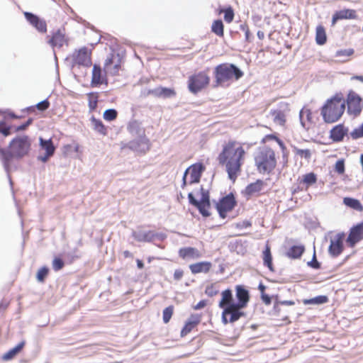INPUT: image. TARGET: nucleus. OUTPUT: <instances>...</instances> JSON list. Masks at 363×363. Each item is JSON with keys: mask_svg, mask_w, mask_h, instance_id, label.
Here are the masks:
<instances>
[{"mask_svg": "<svg viewBox=\"0 0 363 363\" xmlns=\"http://www.w3.org/2000/svg\"><path fill=\"white\" fill-rule=\"evenodd\" d=\"M235 289L238 300L236 303L246 308L250 299L249 291L243 285H236Z\"/></svg>", "mask_w": 363, "mask_h": 363, "instance_id": "6ab92c4d", "label": "nucleus"}, {"mask_svg": "<svg viewBox=\"0 0 363 363\" xmlns=\"http://www.w3.org/2000/svg\"><path fill=\"white\" fill-rule=\"evenodd\" d=\"M201 322V316L199 315H191L190 318L185 323L182 328L180 336L184 337L190 333Z\"/></svg>", "mask_w": 363, "mask_h": 363, "instance_id": "4be33fe9", "label": "nucleus"}, {"mask_svg": "<svg viewBox=\"0 0 363 363\" xmlns=\"http://www.w3.org/2000/svg\"><path fill=\"white\" fill-rule=\"evenodd\" d=\"M279 155L276 150L269 145L258 147L254 155V163L260 174L269 175L277 168Z\"/></svg>", "mask_w": 363, "mask_h": 363, "instance_id": "f03ea898", "label": "nucleus"}, {"mask_svg": "<svg viewBox=\"0 0 363 363\" xmlns=\"http://www.w3.org/2000/svg\"><path fill=\"white\" fill-rule=\"evenodd\" d=\"M262 300L266 305H269L271 303V298L267 294H262Z\"/></svg>", "mask_w": 363, "mask_h": 363, "instance_id": "69168bd1", "label": "nucleus"}, {"mask_svg": "<svg viewBox=\"0 0 363 363\" xmlns=\"http://www.w3.org/2000/svg\"><path fill=\"white\" fill-rule=\"evenodd\" d=\"M305 251L303 245H294L291 247L286 252V256L291 259L300 258Z\"/></svg>", "mask_w": 363, "mask_h": 363, "instance_id": "2f4dec72", "label": "nucleus"}, {"mask_svg": "<svg viewBox=\"0 0 363 363\" xmlns=\"http://www.w3.org/2000/svg\"><path fill=\"white\" fill-rule=\"evenodd\" d=\"M224 13V21L227 23H230L233 22L235 16L234 11L231 6H228V8L221 9L219 11V13Z\"/></svg>", "mask_w": 363, "mask_h": 363, "instance_id": "37998d69", "label": "nucleus"}, {"mask_svg": "<svg viewBox=\"0 0 363 363\" xmlns=\"http://www.w3.org/2000/svg\"><path fill=\"white\" fill-rule=\"evenodd\" d=\"M345 167L344 160H337L335 164V171L338 174H343L345 173Z\"/></svg>", "mask_w": 363, "mask_h": 363, "instance_id": "864d4df0", "label": "nucleus"}, {"mask_svg": "<svg viewBox=\"0 0 363 363\" xmlns=\"http://www.w3.org/2000/svg\"><path fill=\"white\" fill-rule=\"evenodd\" d=\"M50 106V102L48 100H44L36 105L38 110L45 111Z\"/></svg>", "mask_w": 363, "mask_h": 363, "instance_id": "6e6d98bb", "label": "nucleus"}, {"mask_svg": "<svg viewBox=\"0 0 363 363\" xmlns=\"http://www.w3.org/2000/svg\"><path fill=\"white\" fill-rule=\"evenodd\" d=\"M343 235H337L334 239L331 240L329 246V252L333 257H337L343 250Z\"/></svg>", "mask_w": 363, "mask_h": 363, "instance_id": "aec40b11", "label": "nucleus"}, {"mask_svg": "<svg viewBox=\"0 0 363 363\" xmlns=\"http://www.w3.org/2000/svg\"><path fill=\"white\" fill-rule=\"evenodd\" d=\"M211 266V263L209 262H201L191 264L189 268L193 274L207 273L210 271Z\"/></svg>", "mask_w": 363, "mask_h": 363, "instance_id": "bb28decb", "label": "nucleus"}, {"mask_svg": "<svg viewBox=\"0 0 363 363\" xmlns=\"http://www.w3.org/2000/svg\"><path fill=\"white\" fill-rule=\"evenodd\" d=\"M211 31L220 38L224 36V25L221 20L218 19L213 21Z\"/></svg>", "mask_w": 363, "mask_h": 363, "instance_id": "4c0bfd02", "label": "nucleus"}, {"mask_svg": "<svg viewBox=\"0 0 363 363\" xmlns=\"http://www.w3.org/2000/svg\"><path fill=\"white\" fill-rule=\"evenodd\" d=\"M270 115L273 117L275 123L284 126L286 122V114L281 110H271Z\"/></svg>", "mask_w": 363, "mask_h": 363, "instance_id": "473e14b6", "label": "nucleus"}, {"mask_svg": "<svg viewBox=\"0 0 363 363\" xmlns=\"http://www.w3.org/2000/svg\"><path fill=\"white\" fill-rule=\"evenodd\" d=\"M104 118L107 121H112L116 119L118 116V112L116 110L111 108L106 110L104 113Z\"/></svg>", "mask_w": 363, "mask_h": 363, "instance_id": "de8ad7c7", "label": "nucleus"}, {"mask_svg": "<svg viewBox=\"0 0 363 363\" xmlns=\"http://www.w3.org/2000/svg\"><path fill=\"white\" fill-rule=\"evenodd\" d=\"M350 136L353 140L363 138V123L350 133Z\"/></svg>", "mask_w": 363, "mask_h": 363, "instance_id": "09e8293b", "label": "nucleus"}, {"mask_svg": "<svg viewBox=\"0 0 363 363\" xmlns=\"http://www.w3.org/2000/svg\"><path fill=\"white\" fill-rule=\"evenodd\" d=\"M218 293V287L216 283L211 284L206 287L205 294L210 297L217 295Z\"/></svg>", "mask_w": 363, "mask_h": 363, "instance_id": "49530a36", "label": "nucleus"}, {"mask_svg": "<svg viewBox=\"0 0 363 363\" xmlns=\"http://www.w3.org/2000/svg\"><path fill=\"white\" fill-rule=\"evenodd\" d=\"M357 12L354 9H346L336 11L332 18V26L335 25L337 21L343 19H356Z\"/></svg>", "mask_w": 363, "mask_h": 363, "instance_id": "412c9836", "label": "nucleus"}, {"mask_svg": "<svg viewBox=\"0 0 363 363\" xmlns=\"http://www.w3.org/2000/svg\"><path fill=\"white\" fill-rule=\"evenodd\" d=\"M233 301V297L232 291L230 289H225L221 292V298L219 301L218 306L220 308H223L231 303H234Z\"/></svg>", "mask_w": 363, "mask_h": 363, "instance_id": "7c9ffc66", "label": "nucleus"}, {"mask_svg": "<svg viewBox=\"0 0 363 363\" xmlns=\"http://www.w3.org/2000/svg\"><path fill=\"white\" fill-rule=\"evenodd\" d=\"M65 266L63 260L60 257H55L52 260V268L55 271L62 269Z\"/></svg>", "mask_w": 363, "mask_h": 363, "instance_id": "3c124183", "label": "nucleus"}, {"mask_svg": "<svg viewBox=\"0 0 363 363\" xmlns=\"http://www.w3.org/2000/svg\"><path fill=\"white\" fill-rule=\"evenodd\" d=\"M240 29L245 33V41L250 43L252 41V35L249 26L246 23H242L240 26Z\"/></svg>", "mask_w": 363, "mask_h": 363, "instance_id": "8fccbe9b", "label": "nucleus"}, {"mask_svg": "<svg viewBox=\"0 0 363 363\" xmlns=\"http://www.w3.org/2000/svg\"><path fill=\"white\" fill-rule=\"evenodd\" d=\"M207 305V301L206 300L200 301L196 305L193 306L194 310H199L204 308Z\"/></svg>", "mask_w": 363, "mask_h": 363, "instance_id": "e2e57ef3", "label": "nucleus"}, {"mask_svg": "<svg viewBox=\"0 0 363 363\" xmlns=\"http://www.w3.org/2000/svg\"><path fill=\"white\" fill-rule=\"evenodd\" d=\"M91 123L94 130L102 135H107V128L101 120L93 118L91 119Z\"/></svg>", "mask_w": 363, "mask_h": 363, "instance_id": "58836bf2", "label": "nucleus"}, {"mask_svg": "<svg viewBox=\"0 0 363 363\" xmlns=\"http://www.w3.org/2000/svg\"><path fill=\"white\" fill-rule=\"evenodd\" d=\"M296 155L300 156L301 158H305L306 160H309L311 157V152L310 150H301V149H296L295 150Z\"/></svg>", "mask_w": 363, "mask_h": 363, "instance_id": "5fc2aeb1", "label": "nucleus"}, {"mask_svg": "<svg viewBox=\"0 0 363 363\" xmlns=\"http://www.w3.org/2000/svg\"><path fill=\"white\" fill-rule=\"evenodd\" d=\"M247 152L238 141L230 140L223 145L218 156L219 164L225 167L228 178L235 182L242 172Z\"/></svg>", "mask_w": 363, "mask_h": 363, "instance_id": "f257e3e1", "label": "nucleus"}, {"mask_svg": "<svg viewBox=\"0 0 363 363\" xmlns=\"http://www.w3.org/2000/svg\"><path fill=\"white\" fill-rule=\"evenodd\" d=\"M174 313V306H169L165 308L162 312V319L164 323H168Z\"/></svg>", "mask_w": 363, "mask_h": 363, "instance_id": "c03bdc74", "label": "nucleus"}, {"mask_svg": "<svg viewBox=\"0 0 363 363\" xmlns=\"http://www.w3.org/2000/svg\"><path fill=\"white\" fill-rule=\"evenodd\" d=\"M208 69L196 72L188 79V89L190 92L197 94L206 89L210 84Z\"/></svg>", "mask_w": 363, "mask_h": 363, "instance_id": "423d86ee", "label": "nucleus"}, {"mask_svg": "<svg viewBox=\"0 0 363 363\" xmlns=\"http://www.w3.org/2000/svg\"><path fill=\"white\" fill-rule=\"evenodd\" d=\"M343 203L348 208L354 210L358 212L363 211V205L362 203L356 199L351 197H345L343 199Z\"/></svg>", "mask_w": 363, "mask_h": 363, "instance_id": "c756f323", "label": "nucleus"}, {"mask_svg": "<svg viewBox=\"0 0 363 363\" xmlns=\"http://www.w3.org/2000/svg\"><path fill=\"white\" fill-rule=\"evenodd\" d=\"M354 52V50L352 48L340 50L336 52V57H349L352 56Z\"/></svg>", "mask_w": 363, "mask_h": 363, "instance_id": "603ef678", "label": "nucleus"}, {"mask_svg": "<svg viewBox=\"0 0 363 363\" xmlns=\"http://www.w3.org/2000/svg\"><path fill=\"white\" fill-rule=\"evenodd\" d=\"M49 274V269L47 267L40 268L36 274V279L39 282L43 283Z\"/></svg>", "mask_w": 363, "mask_h": 363, "instance_id": "a18cd8bd", "label": "nucleus"}, {"mask_svg": "<svg viewBox=\"0 0 363 363\" xmlns=\"http://www.w3.org/2000/svg\"><path fill=\"white\" fill-rule=\"evenodd\" d=\"M206 167L201 162H196L191 164L184 172L183 177V186L186 184V177L189 175V184L199 182Z\"/></svg>", "mask_w": 363, "mask_h": 363, "instance_id": "9b49d317", "label": "nucleus"}, {"mask_svg": "<svg viewBox=\"0 0 363 363\" xmlns=\"http://www.w3.org/2000/svg\"><path fill=\"white\" fill-rule=\"evenodd\" d=\"M40 145L41 147L45 150V155L41 158L43 162H45L50 157L52 156L55 147L53 145L52 141L51 139L44 140L42 138H40Z\"/></svg>", "mask_w": 363, "mask_h": 363, "instance_id": "b1692460", "label": "nucleus"}, {"mask_svg": "<svg viewBox=\"0 0 363 363\" xmlns=\"http://www.w3.org/2000/svg\"><path fill=\"white\" fill-rule=\"evenodd\" d=\"M315 41L318 45H323L327 41L325 29L323 26L318 25L315 29Z\"/></svg>", "mask_w": 363, "mask_h": 363, "instance_id": "72a5a7b5", "label": "nucleus"}, {"mask_svg": "<svg viewBox=\"0 0 363 363\" xmlns=\"http://www.w3.org/2000/svg\"><path fill=\"white\" fill-rule=\"evenodd\" d=\"M184 276V272L182 269H178L174 271V279L177 281L180 280Z\"/></svg>", "mask_w": 363, "mask_h": 363, "instance_id": "680f3d73", "label": "nucleus"}, {"mask_svg": "<svg viewBox=\"0 0 363 363\" xmlns=\"http://www.w3.org/2000/svg\"><path fill=\"white\" fill-rule=\"evenodd\" d=\"M104 78L102 77L101 68L98 65H94L92 69L91 85L92 87L102 84Z\"/></svg>", "mask_w": 363, "mask_h": 363, "instance_id": "393cba45", "label": "nucleus"}, {"mask_svg": "<svg viewBox=\"0 0 363 363\" xmlns=\"http://www.w3.org/2000/svg\"><path fill=\"white\" fill-rule=\"evenodd\" d=\"M121 148H128L133 151L145 153L150 149V142L148 139L145 138H141L137 140H132L128 144L123 145Z\"/></svg>", "mask_w": 363, "mask_h": 363, "instance_id": "dca6fc26", "label": "nucleus"}, {"mask_svg": "<svg viewBox=\"0 0 363 363\" xmlns=\"http://www.w3.org/2000/svg\"><path fill=\"white\" fill-rule=\"evenodd\" d=\"M262 259L264 265L267 267L271 272H274V269L272 263V255L269 244L266 245L265 248L262 252Z\"/></svg>", "mask_w": 363, "mask_h": 363, "instance_id": "cd10ccee", "label": "nucleus"}, {"mask_svg": "<svg viewBox=\"0 0 363 363\" xmlns=\"http://www.w3.org/2000/svg\"><path fill=\"white\" fill-rule=\"evenodd\" d=\"M202 191V197L200 201L196 200L192 193H189L188 194V199L189 201V203L196 207L199 212L203 216H208V209L210 208V200H209V195L208 192H206L203 191V188H201Z\"/></svg>", "mask_w": 363, "mask_h": 363, "instance_id": "ddd939ff", "label": "nucleus"}, {"mask_svg": "<svg viewBox=\"0 0 363 363\" xmlns=\"http://www.w3.org/2000/svg\"><path fill=\"white\" fill-rule=\"evenodd\" d=\"M347 104V112L353 117L359 116L363 109V100L355 91L350 90L345 100Z\"/></svg>", "mask_w": 363, "mask_h": 363, "instance_id": "0eeeda50", "label": "nucleus"}, {"mask_svg": "<svg viewBox=\"0 0 363 363\" xmlns=\"http://www.w3.org/2000/svg\"><path fill=\"white\" fill-rule=\"evenodd\" d=\"M24 345L25 342L23 341L18 343L15 347L5 353L2 357V359L4 361H8L13 359L18 353L22 350Z\"/></svg>", "mask_w": 363, "mask_h": 363, "instance_id": "c9c22d12", "label": "nucleus"}, {"mask_svg": "<svg viewBox=\"0 0 363 363\" xmlns=\"http://www.w3.org/2000/svg\"><path fill=\"white\" fill-rule=\"evenodd\" d=\"M237 228H247L251 227L252 223L250 220H243L240 223H237Z\"/></svg>", "mask_w": 363, "mask_h": 363, "instance_id": "bf43d9fd", "label": "nucleus"}, {"mask_svg": "<svg viewBox=\"0 0 363 363\" xmlns=\"http://www.w3.org/2000/svg\"><path fill=\"white\" fill-rule=\"evenodd\" d=\"M32 122H33V119L29 118L25 123H23L19 126H17L15 128V131L19 132V131L26 130L32 123Z\"/></svg>", "mask_w": 363, "mask_h": 363, "instance_id": "4d7b16f0", "label": "nucleus"}, {"mask_svg": "<svg viewBox=\"0 0 363 363\" xmlns=\"http://www.w3.org/2000/svg\"><path fill=\"white\" fill-rule=\"evenodd\" d=\"M272 140L277 142V143L279 145V146L281 149L284 150L286 148V146H285L284 142L277 136V134H268V135H264L261 140V145H267V143Z\"/></svg>", "mask_w": 363, "mask_h": 363, "instance_id": "e433bc0d", "label": "nucleus"}, {"mask_svg": "<svg viewBox=\"0 0 363 363\" xmlns=\"http://www.w3.org/2000/svg\"><path fill=\"white\" fill-rule=\"evenodd\" d=\"M264 186V182L261 179H257L256 182L251 183L245 188V194L248 196H252L258 194L262 191Z\"/></svg>", "mask_w": 363, "mask_h": 363, "instance_id": "c85d7f7f", "label": "nucleus"}, {"mask_svg": "<svg viewBox=\"0 0 363 363\" xmlns=\"http://www.w3.org/2000/svg\"><path fill=\"white\" fill-rule=\"evenodd\" d=\"M144 96H147L150 95H152L157 98H158V87L152 89H148L143 93Z\"/></svg>", "mask_w": 363, "mask_h": 363, "instance_id": "13d9d810", "label": "nucleus"}, {"mask_svg": "<svg viewBox=\"0 0 363 363\" xmlns=\"http://www.w3.org/2000/svg\"><path fill=\"white\" fill-rule=\"evenodd\" d=\"M31 142L28 136L14 138L9 143V150L0 147V159L4 167L9 169L13 158L20 159L28 154Z\"/></svg>", "mask_w": 363, "mask_h": 363, "instance_id": "7ed1b4c3", "label": "nucleus"}, {"mask_svg": "<svg viewBox=\"0 0 363 363\" xmlns=\"http://www.w3.org/2000/svg\"><path fill=\"white\" fill-rule=\"evenodd\" d=\"M243 308H245L236 303H231L229 306L223 308V323L225 324H227L228 323H235L240 318L245 316V313L242 311Z\"/></svg>", "mask_w": 363, "mask_h": 363, "instance_id": "6e6552de", "label": "nucleus"}, {"mask_svg": "<svg viewBox=\"0 0 363 363\" xmlns=\"http://www.w3.org/2000/svg\"><path fill=\"white\" fill-rule=\"evenodd\" d=\"M99 93L97 92H90L87 94V98H88V105L90 111H94L98 104L99 101Z\"/></svg>", "mask_w": 363, "mask_h": 363, "instance_id": "a19ab883", "label": "nucleus"}, {"mask_svg": "<svg viewBox=\"0 0 363 363\" xmlns=\"http://www.w3.org/2000/svg\"><path fill=\"white\" fill-rule=\"evenodd\" d=\"M363 240V222H361L350 228L347 242L350 247Z\"/></svg>", "mask_w": 363, "mask_h": 363, "instance_id": "2eb2a0df", "label": "nucleus"}, {"mask_svg": "<svg viewBox=\"0 0 363 363\" xmlns=\"http://www.w3.org/2000/svg\"><path fill=\"white\" fill-rule=\"evenodd\" d=\"M257 35L259 40H263L264 38V33L262 30H258Z\"/></svg>", "mask_w": 363, "mask_h": 363, "instance_id": "774afa93", "label": "nucleus"}, {"mask_svg": "<svg viewBox=\"0 0 363 363\" xmlns=\"http://www.w3.org/2000/svg\"><path fill=\"white\" fill-rule=\"evenodd\" d=\"M308 264L313 269H320V263L317 261L316 259V257H315V255L314 254L313 255V259L311 262H308Z\"/></svg>", "mask_w": 363, "mask_h": 363, "instance_id": "052dcab7", "label": "nucleus"}, {"mask_svg": "<svg viewBox=\"0 0 363 363\" xmlns=\"http://www.w3.org/2000/svg\"><path fill=\"white\" fill-rule=\"evenodd\" d=\"M72 60L77 65L89 67L91 65V53L84 47L73 53Z\"/></svg>", "mask_w": 363, "mask_h": 363, "instance_id": "4468645a", "label": "nucleus"}, {"mask_svg": "<svg viewBox=\"0 0 363 363\" xmlns=\"http://www.w3.org/2000/svg\"><path fill=\"white\" fill-rule=\"evenodd\" d=\"M345 110V101L342 94L340 93L326 101L320 109V114L325 123H333L342 117Z\"/></svg>", "mask_w": 363, "mask_h": 363, "instance_id": "20e7f679", "label": "nucleus"}, {"mask_svg": "<svg viewBox=\"0 0 363 363\" xmlns=\"http://www.w3.org/2000/svg\"><path fill=\"white\" fill-rule=\"evenodd\" d=\"M301 123L306 129L311 128L315 125L317 121V117L311 110L307 107H303L299 113Z\"/></svg>", "mask_w": 363, "mask_h": 363, "instance_id": "f3484780", "label": "nucleus"}, {"mask_svg": "<svg viewBox=\"0 0 363 363\" xmlns=\"http://www.w3.org/2000/svg\"><path fill=\"white\" fill-rule=\"evenodd\" d=\"M47 39L48 43L52 49H60L64 45L68 46L69 43V38L67 35L65 28H58L57 30L52 31L50 35L47 36Z\"/></svg>", "mask_w": 363, "mask_h": 363, "instance_id": "1a4fd4ad", "label": "nucleus"}, {"mask_svg": "<svg viewBox=\"0 0 363 363\" xmlns=\"http://www.w3.org/2000/svg\"><path fill=\"white\" fill-rule=\"evenodd\" d=\"M237 204V201L233 193H230L221 198L216 203V209L222 218L227 216V213L231 211Z\"/></svg>", "mask_w": 363, "mask_h": 363, "instance_id": "9d476101", "label": "nucleus"}, {"mask_svg": "<svg viewBox=\"0 0 363 363\" xmlns=\"http://www.w3.org/2000/svg\"><path fill=\"white\" fill-rule=\"evenodd\" d=\"M122 58L119 54L111 53L105 60L104 69L108 74L117 76L122 68Z\"/></svg>", "mask_w": 363, "mask_h": 363, "instance_id": "f8f14e48", "label": "nucleus"}, {"mask_svg": "<svg viewBox=\"0 0 363 363\" xmlns=\"http://www.w3.org/2000/svg\"><path fill=\"white\" fill-rule=\"evenodd\" d=\"M279 304L285 306H293L295 304V302L294 301H281L279 302Z\"/></svg>", "mask_w": 363, "mask_h": 363, "instance_id": "338daca9", "label": "nucleus"}, {"mask_svg": "<svg viewBox=\"0 0 363 363\" xmlns=\"http://www.w3.org/2000/svg\"><path fill=\"white\" fill-rule=\"evenodd\" d=\"M158 98H172L174 97L177 94L175 90L172 88H167L159 86L158 87Z\"/></svg>", "mask_w": 363, "mask_h": 363, "instance_id": "ea45409f", "label": "nucleus"}, {"mask_svg": "<svg viewBox=\"0 0 363 363\" xmlns=\"http://www.w3.org/2000/svg\"><path fill=\"white\" fill-rule=\"evenodd\" d=\"M214 87L227 86L243 76V72L235 65L222 63L217 65L213 72Z\"/></svg>", "mask_w": 363, "mask_h": 363, "instance_id": "39448f33", "label": "nucleus"}, {"mask_svg": "<svg viewBox=\"0 0 363 363\" xmlns=\"http://www.w3.org/2000/svg\"><path fill=\"white\" fill-rule=\"evenodd\" d=\"M179 256L183 259H197L201 257L200 252L194 247H184L179 251Z\"/></svg>", "mask_w": 363, "mask_h": 363, "instance_id": "a878e982", "label": "nucleus"}, {"mask_svg": "<svg viewBox=\"0 0 363 363\" xmlns=\"http://www.w3.org/2000/svg\"><path fill=\"white\" fill-rule=\"evenodd\" d=\"M1 133H2L4 136H8L11 135V127L6 126V124L3 129L1 130Z\"/></svg>", "mask_w": 363, "mask_h": 363, "instance_id": "0e129e2a", "label": "nucleus"}, {"mask_svg": "<svg viewBox=\"0 0 363 363\" xmlns=\"http://www.w3.org/2000/svg\"><path fill=\"white\" fill-rule=\"evenodd\" d=\"M348 128L343 124H338L333 127L330 132V138L334 142L342 141L344 137L347 134Z\"/></svg>", "mask_w": 363, "mask_h": 363, "instance_id": "5701e85b", "label": "nucleus"}, {"mask_svg": "<svg viewBox=\"0 0 363 363\" xmlns=\"http://www.w3.org/2000/svg\"><path fill=\"white\" fill-rule=\"evenodd\" d=\"M317 182V176L313 172H310L302 176L300 184H302L305 189H307L311 185L315 184Z\"/></svg>", "mask_w": 363, "mask_h": 363, "instance_id": "f704fd0d", "label": "nucleus"}, {"mask_svg": "<svg viewBox=\"0 0 363 363\" xmlns=\"http://www.w3.org/2000/svg\"><path fill=\"white\" fill-rule=\"evenodd\" d=\"M24 16L26 20L34 26L39 32L45 33L47 32L46 22L38 16L29 12H25Z\"/></svg>", "mask_w": 363, "mask_h": 363, "instance_id": "a211bd4d", "label": "nucleus"}, {"mask_svg": "<svg viewBox=\"0 0 363 363\" xmlns=\"http://www.w3.org/2000/svg\"><path fill=\"white\" fill-rule=\"evenodd\" d=\"M328 301V296L322 295V296H318L315 298H310V299H303V303L305 305H308V304L319 305V304L325 303Z\"/></svg>", "mask_w": 363, "mask_h": 363, "instance_id": "79ce46f5", "label": "nucleus"}]
</instances>
